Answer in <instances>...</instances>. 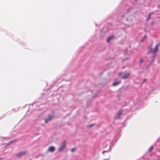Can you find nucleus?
Returning a JSON list of instances; mask_svg holds the SVG:
<instances>
[{
    "mask_svg": "<svg viewBox=\"0 0 160 160\" xmlns=\"http://www.w3.org/2000/svg\"><path fill=\"white\" fill-rule=\"evenodd\" d=\"M66 141H64L61 145V146L58 148V151L61 152L66 147Z\"/></svg>",
    "mask_w": 160,
    "mask_h": 160,
    "instance_id": "nucleus-1",
    "label": "nucleus"
},
{
    "mask_svg": "<svg viewBox=\"0 0 160 160\" xmlns=\"http://www.w3.org/2000/svg\"><path fill=\"white\" fill-rule=\"evenodd\" d=\"M160 45V44L157 43L154 49L153 50H152V52L153 53H155L158 50V48Z\"/></svg>",
    "mask_w": 160,
    "mask_h": 160,
    "instance_id": "nucleus-2",
    "label": "nucleus"
},
{
    "mask_svg": "<svg viewBox=\"0 0 160 160\" xmlns=\"http://www.w3.org/2000/svg\"><path fill=\"white\" fill-rule=\"evenodd\" d=\"M27 152L26 151H24L20 152L17 154V156L18 158H20L22 156L25 155Z\"/></svg>",
    "mask_w": 160,
    "mask_h": 160,
    "instance_id": "nucleus-3",
    "label": "nucleus"
},
{
    "mask_svg": "<svg viewBox=\"0 0 160 160\" xmlns=\"http://www.w3.org/2000/svg\"><path fill=\"white\" fill-rule=\"evenodd\" d=\"M54 117L53 115H49L48 116L47 118L45 119V122L47 123L48 122L51 120Z\"/></svg>",
    "mask_w": 160,
    "mask_h": 160,
    "instance_id": "nucleus-4",
    "label": "nucleus"
},
{
    "mask_svg": "<svg viewBox=\"0 0 160 160\" xmlns=\"http://www.w3.org/2000/svg\"><path fill=\"white\" fill-rule=\"evenodd\" d=\"M130 76V73L128 72L125 74L122 77V78L123 79H125L128 78Z\"/></svg>",
    "mask_w": 160,
    "mask_h": 160,
    "instance_id": "nucleus-5",
    "label": "nucleus"
},
{
    "mask_svg": "<svg viewBox=\"0 0 160 160\" xmlns=\"http://www.w3.org/2000/svg\"><path fill=\"white\" fill-rule=\"evenodd\" d=\"M122 114V111L121 110L119 111L116 114L115 117L117 118H118Z\"/></svg>",
    "mask_w": 160,
    "mask_h": 160,
    "instance_id": "nucleus-6",
    "label": "nucleus"
},
{
    "mask_svg": "<svg viewBox=\"0 0 160 160\" xmlns=\"http://www.w3.org/2000/svg\"><path fill=\"white\" fill-rule=\"evenodd\" d=\"M55 150V148L53 146L50 147L48 149V151L51 152H53Z\"/></svg>",
    "mask_w": 160,
    "mask_h": 160,
    "instance_id": "nucleus-7",
    "label": "nucleus"
},
{
    "mask_svg": "<svg viewBox=\"0 0 160 160\" xmlns=\"http://www.w3.org/2000/svg\"><path fill=\"white\" fill-rule=\"evenodd\" d=\"M121 82V81H118V82H115L113 83L112 85L113 86H116L119 84Z\"/></svg>",
    "mask_w": 160,
    "mask_h": 160,
    "instance_id": "nucleus-8",
    "label": "nucleus"
},
{
    "mask_svg": "<svg viewBox=\"0 0 160 160\" xmlns=\"http://www.w3.org/2000/svg\"><path fill=\"white\" fill-rule=\"evenodd\" d=\"M114 36H110V37H109L107 39V42H109L110 41L111 39H112V38H114Z\"/></svg>",
    "mask_w": 160,
    "mask_h": 160,
    "instance_id": "nucleus-9",
    "label": "nucleus"
},
{
    "mask_svg": "<svg viewBox=\"0 0 160 160\" xmlns=\"http://www.w3.org/2000/svg\"><path fill=\"white\" fill-rule=\"evenodd\" d=\"M153 149V147L152 146H151L149 149V151L151 152Z\"/></svg>",
    "mask_w": 160,
    "mask_h": 160,
    "instance_id": "nucleus-10",
    "label": "nucleus"
},
{
    "mask_svg": "<svg viewBox=\"0 0 160 160\" xmlns=\"http://www.w3.org/2000/svg\"><path fill=\"white\" fill-rule=\"evenodd\" d=\"M151 18V15H150V14H148V18H147V21H148L149 20V19L150 18Z\"/></svg>",
    "mask_w": 160,
    "mask_h": 160,
    "instance_id": "nucleus-11",
    "label": "nucleus"
},
{
    "mask_svg": "<svg viewBox=\"0 0 160 160\" xmlns=\"http://www.w3.org/2000/svg\"><path fill=\"white\" fill-rule=\"evenodd\" d=\"M143 62V60L142 58H141L140 60V63L141 64Z\"/></svg>",
    "mask_w": 160,
    "mask_h": 160,
    "instance_id": "nucleus-12",
    "label": "nucleus"
},
{
    "mask_svg": "<svg viewBox=\"0 0 160 160\" xmlns=\"http://www.w3.org/2000/svg\"><path fill=\"white\" fill-rule=\"evenodd\" d=\"M76 150V148H72L71 150V151L72 152H74Z\"/></svg>",
    "mask_w": 160,
    "mask_h": 160,
    "instance_id": "nucleus-13",
    "label": "nucleus"
},
{
    "mask_svg": "<svg viewBox=\"0 0 160 160\" xmlns=\"http://www.w3.org/2000/svg\"><path fill=\"white\" fill-rule=\"evenodd\" d=\"M94 125V124H91L90 125H89L88 126V127L90 128H91L92 127V126H93Z\"/></svg>",
    "mask_w": 160,
    "mask_h": 160,
    "instance_id": "nucleus-14",
    "label": "nucleus"
},
{
    "mask_svg": "<svg viewBox=\"0 0 160 160\" xmlns=\"http://www.w3.org/2000/svg\"><path fill=\"white\" fill-rule=\"evenodd\" d=\"M153 14V12H151V13H149V14H150V15H151Z\"/></svg>",
    "mask_w": 160,
    "mask_h": 160,
    "instance_id": "nucleus-15",
    "label": "nucleus"
},
{
    "mask_svg": "<svg viewBox=\"0 0 160 160\" xmlns=\"http://www.w3.org/2000/svg\"><path fill=\"white\" fill-rule=\"evenodd\" d=\"M146 81V79H144V81H143V82H145Z\"/></svg>",
    "mask_w": 160,
    "mask_h": 160,
    "instance_id": "nucleus-16",
    "label": "nucleus"
},
{
    "mask_svg": "<svg viewBox=\"0 0 160 160\" xmlns=\"http://www.w3.org/2000/svg\"><path fill=\"white\" fill-rule=\"evenodd\" d=\"M147 36H146V35H145L144 36V38H146V37Z\"/></svg>",
    "mask_w": 160,
    "mask_h": 160,
    "instance_id": "nucleus-17",
    "label": "nucleus"
},
{
    "mask_svg": "<svg viewBox=\"0 0 160 160\" xmlns=\"http://www.w3.org/2000/svg\"><path fill=\"white\" fill-rule=\"evenodd\" d=\"M154 24V23H153V22H152V25H153Z\"/></svg>",
    "mask_w": 160,
    "mask_h": 160,
    "instance_id": "nucleus-18",
    "label": "nucleus"
},
{
    "mask_svg": "<svg viewBox=\"0 0 160 160\" xmlns=\"http://www.w3.org/2000/svg\"><path fill=\"white\" fill-rule=\"evenodd\" d=\"M150 64L148 66V67H149V65H150Z\"/></svg>",
    "mask_w": 160,
    "mask_h": 160,
    "instance_id": "nucleus-19",
    "label": "nucleus"
}]
</instances>
